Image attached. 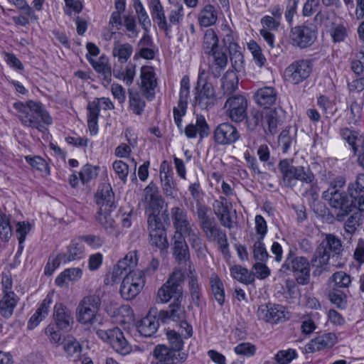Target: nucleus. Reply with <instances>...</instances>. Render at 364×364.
Listing matches in <instances>:
<instances>
[{
	"label": "nucleus",
	"instance_id": "bb28decb",
	"mask_svg": "<svg viewBox=\"0 0 364 364\" xmlns=\"http://www.w3.org/2000/svg\"><path fill=\"white\" fill-rule=\"evenodd\" d=\"M159 326V323L156 316L149 312L138 323L137 329L141 335L150 337L156 332Z\"/></svg>",
	"mask_w": 364,
	"mask_h": 364
},
{
	"label": "nucleus",
	"instance_id": "72a5a7b5",
	"mask_svg": "<svg viewBox=\"0 0 364 364\" xmlns=\"http://www.w3.org/2000/svg\"><path fill=\"white\" fill-rule=\"evenodd\" d=\"M18 303L16 294L3 295L0 300V314L4 318H10Z\"/></svg>",
	"mask_w": 364,
	"mask_h": 364
},
{
	"label": "nucleus",
	"instance_id": "c756f323",
	"mask_svg": "<svg viewBox=\"0 0 364 364\" xmlns=\"http://www.w3.org/2000/svg\"><path fill=\"white\" fill-rule=\"evenodd\" d=\"M289 171L288 178L284 181V183L287 186L292 185V181L294 179L308 183L313 181L314 178L313 173L309 169L305 171L303 166H294Z\"/></svg>",
	"mask_w": 364,
	"mask_h": 364
},
{
	"label": "nucleus",
	"instance_id": "6e6552de",
	"mask_svg": "<svg viewBox=\"0 0 364 364\" xmlns=\"http://www.w3.org/2000/svg\"><path fill=\"white\" fill-rule=\"evenodd\" d=\"M247 107V101L240 95L229 97L224 105L227 116L235 122H240L246 117Z\"/></svg>",
	"mask_w": 364,
	"mask_h": 364
},
{
	"label": "nucleus",
	"instance_id": "0eeeda50",
	"mask_svg": "<svg viewBox=\"0 0 364 364\" xmlns=\"http://www.w3.org/2000/svg\"><path fill=\"white\" fill-rule=\"evenodd\" d=\"M324 198L328 200L331 208L339 210L336 219L339 222H343L344 218L351 211L350 200L347 194L336 189V187H331L324 193Z\"/></svg>",
	"mask_w": 364,
	"mask_h": 364
},
{
	"label": "nucleus",
	"instance_id": "69168bd1",
	"mask_svg": "<svg viewBox=\"0 0 364 364\" xmlns=\"http://www.w3.org/2000/svg\"><path fill=\"white\" fill-rule=\"evenodd\" d=\"M256 347L250 343H242L235 348L237 355L252 356L255 353Z\"/></svg>",
	"mask_w": 364,
	"mask_h": 364
},
{
	"label": "nucleus",
	"instance_id": "cd10ccee",
	"mask_svg": "<svg viewBox=\"0 0 364 364\" xmlns=\"http://www.w3.org/2000/svg\"><path fill=\"white\" fill-rule=\"evenodd\" d=\"M196 126L198 127V129H195L193 123H191L186 127L184 132L188 138H195L198 133L199 134L200 138L206 137L209 134V127L203 116L197 115Z\"/></svg>",
	"mask_w": 364,
	"mask_h": 364
},
{
	"label": "nucleus",
	"instance_id": "37998d69",
	"mask_svg": "<svg viewBox=\"0 0 364 364\" xmlns=\"http://www.w3.org/2000/svg\"><path fill=\"white\" fill-rule=\"evenodd\" d=\"M218 38L215 32L210 28L204 35L203 47L206 53H211L212 51L218 49Z\"/></svg>",
	"mask_w": 364,
	"mask_h": 364
},
{
	"label": "nucleus",
	"instance_id": "7c9ffc66",
	"mask_svg": "<svg viewBox=\"0 0 364 364\" xmlns=\"http://www.w3.org/2000/svg\"><path fill=\"white\" fill-rule=\"evenodd\" d=\"M173 255L178 262L186 261L189 257L188 247L183 235H174L173 237Z\"/></svg>",
	"mask_w": 364,
	"mask_h": 364
},
{
	"label": "nucleus",
	"instance_id": "052dcab7",
	"mask_svg": "<svg viewBox=\"0 0 364 364\" xmlns=\"http://www.w3.org/2000/svg\"><path fill=\"white\" fill-rule=\"evenodd\" d=\"M84 252V246L82 243L73 242L68 248V260L73 261L80 258Z\"/></svg>",
	"mask_w": 364,
	"mask_h": 364
},
{
	"label": "nucleus",
	"instance_id": "6ab92c4d",
	"mask_svg": "<svg viewBox=\"0 0 364 364\" xmlns=\"http://www.w3.org/2000/svg\"><path fill=\"white\" fill-rule=\"evenodd\" d=\"M173 224L176 228L175 235H183L194 228L188 220L186 211L178 208L174 207L171 210Z\"/></svg>",
	"mask_w": 364,
	"mask_h": 364
},
{
	"label": "nucleus",
	"instance_id": "09e8293b",
	"mask_svg": "<svg viewBox=\"0 0 364 364\" xmlns=\"http://www.w3.org/2000/svg\"><path fill=\"white\" fill-rule=\"evenodd\" d=\"M329 282L334 284L337 288H346L350 282V275L343 271L335 272L329 279Z\"/></svg>",
	"mask_w": 364,
	"mask_h": 364
},
{
	"label": "nucleus",
	"instance_id": "864d4df0",
	"mask_svg": "<svg viewBox=\"0 0 364 364\" xmlns=\"http://www.w3.org/2000/svg\"><path fill=\"white\" fill-rule=\"evenodd\" d=\"M11 235L10 220L6 214L0 213V237L3 240L6 241Z\"/></svg>",
	"mask_w": 364,
	"mask_h": 364
},
{
	"label": "nucleus",
	"instance_id": "7ed1b4c3",
	"mask_svg": "<svg viewBox=\"0 0 364 364\" xmlns=\"http://www.w3.org/2000/svg\"><path fill=\"white\" fill-rule=\"evenodd\" d=\"M101 302L97 292L83 297L76 311L77 321L83 324H92L97 319Z\"/></svg>",
	"mask_w": 364,
	"mask_h": 364
},
{
	"label": "nucleus",
	"instance_id": "9d476101",
	"mask_svg": "<svg viewBox=\"0 0 364 364\" xmlns=\"http://www.w3.org/2000/svg\"><path fill=\"white\" fill-rule=\"evenodd\" d=\"M257 316L268 323L283 322L289 318V313L285 307L277 304L262 305L258 308Z\"/></svg>",
	"mask_w": 364,
	"mask_h": 364
},
{
	"label": "nucleus",
	"instance_id": "423d86ee",
	"mask_svg": "<svg viewBox=\"0 0 364 364\" xmlns=\"http://www.w3.org/2000/svg\"><path fill=\"white\" fill-rule=\"evenodd\" d=\"M145 284V276L142 270L130 271L123 278L120 286L121 296L126 300L135 298Z\"/></svg>",
	"mask_w": 364,
	"mask_h": 364
},
{
	"label": "nucleus",
	"instance_id": "4be33fe9",
	"mask_svg": "<svg viewBox=\"0 0 364 364\" xmlns=\"http://www.w3.org/2000/svg\"><path fill=\"white\" fill-rule=\"evenodd\" d=\"M109 343L116 352L122 355L129 354L132 350L131 344L119 328L112 329Z\"/></svg>",
	"mask_w": 364,
	"mask_h": 364
},
{
	"label": "nucleus",
	"instance_id": "5701e85b",
	"mask_svg": "<svg viewBox=\"0 0 364 364\" xmlns=\"http://www.w3.org/2000/svg\"><path fill=\"white\" fill-rule=\"evenodd\" d=\"M156 79L151 68L143 67L141 69V88L147 99H151L154 95V88L156 86Z\"/></svg>",
	"mask_w": 364,
	"mask_h": 364
},
{
	"label": "nucleus",
	"instance_id": "c9c22d12",
	"mask_svg": "<svg viewBox=\"0 0 364 364\" xmlns=\"http://www.w3.org/2000/svg\"><path fill=\"white\" fill-rule=\"evenodd\" d=\"M133 51L132 46L127 43H122L119 41L116 40L114 43L112 55L117 58L120 63H126L130 58Z\"/></svg>",
	"mask_w": 364,
	"mask_h": 364
},
{
	"label": "nucleus",
	"instance_id": "393cba45",
	"mask_svg": "<svg viewBox=\"0 0 364 364\" xmlns=\"http://www.w3.org/2000/svg\"><path fill=\"white\" fill-rule=\"evenodd\" d=\"M150 9L153 20L157 23L159 29L166 35L169 33V24L165 15V11L160 0H150Z\"/></svg>",
	"mask_w": 364,
	"mask_h": 364
},
{
	"label": "nucleus",
	"instance_id": "ea45409f",
	"mask_svg": "<svg viewBox=\"0 0 364 364\" xmlns=\"http://www.w3.org/2000/svg\"><path fill=\"white\" fill-rule=\"evenodd\" d=\"M124 261H119L118 263L114 267L112 272L107 274L105 279V284L107 285H113L118 282L122 277L129 272L124 269Z\"/></svg>",
	"mask_w": 364,
	"mask_h": 364
},
{
	"label": "nucleus",
	"instance_id": "e2e57ef3",
	"mask_svg": "<svg viewBox=\"0 0 364 364\" xmlns=\"http://www.w3.org/2000/svg\"><path fill=\"white\" fill-rule=\"evenodd\" d=\"M129 33L128 34L129 38H135L138 36V31L136 30V21L132 16H125L124 17V21L122 23Z\"/></svg>",
	"mask_w": 364,
	"mask_h": 364
},
{
	"label": "nucleus",
	"instance_id": "a19ab883",
	"mask_svg": "<svg viewBox=\"0 0 364 364\" xmlns=\"http://www.w3.org/2000/svg\"><path fill=\"white\" fill-rule=\"evenodd\" d=\"M150 243L161 250H166L168 247V242L166 238L165 230H152L149 232Z\"/></svg>",
	"mask_w": 364,
	"mask_h": 364
},
{
	"label": "nucleus",
	"instance_id": "f8f14e48",
	"mask_svg": "<svg viewBox=\"0 0 364 364\" xmlns=\"http://www.w3.org/2000/svg\"><path fill=\"white\" fill-rule=\"evenodd\" d=\"M142 201L146 211L161 210L164 203V200L160 195L157 186L153 182L149 183L144 189Z\"/></svg>",
	"mask_w": 364,
	"mask_h": 364
},
{
	"label": "nucleus",
	"instance_id": "58836bf2",
	"mask_svg": "<svg viewBox=\"0 0 364 364\" xmlns=\"http://www.w3.org/2000/svg\"><path fill=\"white\" fill-rule=\"evenodd\" d=\"M51 300L46 297L42 302L41 306L37 309L36 312L31 316L28 322V328L32 329L38 326V324L48 315V309Z\"/></svg>",
	"mask_w": 364,
	"mask_h": 364
},
{
	"label": "nucleus",
	"instance_id": "f257e3e1",
	"mask_svg": "<svg viewBox=\"0 0 364 364\" xmlns=\"http://www.w3.org/2000/svg\"><path fill=\"white\" fill-rule=\"evenodd\" d=\"M14 107L18 112V117L22 123L27 127L44 132L46 129L45 124H50L52 122L50 117L41 105L33 101H29L26 105L16 102Z\"/></svg>",
	"mask_w": 364,
	"mask_h": 364
},
{
	"label": "nucleus",
	"instance_id": "aec40b11",
	"mask_svg": "<svg viewBox=\"0 0 364 364\" xmlns=\"http://www.w3.org/2000/svg\"><path fill=\"white\" fill-rule=\"evenodd\" d=\"M53 318L57 326L63 330H68L74 323L70 310L62 304L55 305Z\"/></svg>",
	"mask_w": 364,
	"mask_h": 364
},
{
	"label": "nucleus",
	"instance_id": "ddd939ff",
	"mask_svg": "<svg viewBox=\"0 0 364 364\" xmlns=\"http://www.w3.org/2000/svg\"><path fill=\"white\" fill-rule=\"evenodd\" d=\"M153 360L151 364H181L182 358L180 354L174 350H171L166 345H157L152 352Z\"/></svg>",
	"mask_w": 364,
	"mask_h": 364
},
{
	"label": "nucleus",
	"instance_id": "c85d7f7f",
	"mask_svg": "<svg viewBox=\"0 0 364 364\" xmlns=\"http://www.w3.org/2000/svg\"><path fill=\"white\" fill-rule=\"evenodd\" d=\"M255 100L260 106L268 107L275 103L277 93L272 87H264L259 89L255 95Z\"/></svg>",
	"mask_w": 364,
	"mask_h": 364
},
{
	"label": "nucleus",
	"instance_id": "f03ea898",
	"mask_svg": "<svg viewBox=\"0 0 364 364\" xmlns=\"http://www.w3.org/2000/svg\"><path fill=\"white\" fill-rule=\"evenodd\" d=\"M184 278V274L181 269H175L158 290L157 299L161 303H167L171 298H175L178 301L183 294L181 284Z\"/></svg>",
	"mask_w": 364,
	"mask_h": 364
},
{
	"label": "nucleus",
	"instance_id": "338daca9",
	"mask_svg": "<svg viewBox=\"0 0 364 364\" xmlns=\"http://www.w3.org/2000/svg\"><path fill=\"white\" fill-rule=\"evenodd\" d=\"M113 168L115 173L118 175L119 178L124 182L127 180V176L129 173L128 165L122 161H116L113 163Z\"/></svg>",
	"mask_w": 364,
	"mask_h": 364
},
{
	"label": "nucleus",
	"instance_id": "f704fd0d",
	"mask_svg": "<svg viewBox=\"0 0 364 364\" xmlns=\"http://www.w3.org/2000/svg\"><path fill=\"white\" fill-rule=\"evenodd\" d=\"M185 311L183 308L178 303L172 304L169 306V309L161 311L159 318L165 322L167 319H171L173 321H182L184 318Z\"/></svg>",
	"mask_w": 364,
	"mask_h": 364
},
{
	"label": "nucleus",
	"instance_id": "79ce46f5",
	"mask_svg": "<svg viewBox=\"0 0 364 364\" xmlns=\"http://www.w3.org/2000/svg\"><path fill=\"white\" fill-rule=\"evenodd\" d=\"M161 210H156V211H146L148 213V230L149 232L152 230H165L164 224L161 221L163 214L161 213Z\"/></svg>",
	"mask_w": 364,
	"mask_h": 364
},
{
	"label": "nucleus",
	"instance_id": "a18cd8bd",
	"mask_svg": "<svg viewBox=\"0 0 364 364\" xmlns=\"http://www.w3.org/2000/svg\"><path fill=\"white\" fill-rule=\"evenodd\" d=\"M161 186L164 193L171 198H174L175 183L172 177L166 171L161 168L160 171Z\"/></svg>",
	"mask_w": 364,
	"mask_h": 364
},
{
	"label": "nucleus",
	"instance_id": "4468645a",
	"mask_svg": "<svg viewBox=\"0 0 364 364\" xmlns=\"http://www.w3.org/2000/svg\"><path fill=\"white\" fill-rule=\"evenodd\" d=\"M215 102L216 95L213 85L205 82L203 87L196 92L193 105L201 109H208L213 107Z\"/></svg>",
	"mask_w": 364,
	"mask_h": 364
},
{
	"label": "nucleus",
	"instance_id": "4d7b16f0",
	"mask_svg": "<svg viewBox=\"0 0 364 364\" xmlns=\"http://www.w3.org/2000/svg\"><path fill=\"white\" fill-rule=\"evenodd\" d=\"M92 64L95 70L102 75L103 80L107 84L109 83L112 77L111 68L101 61H93L92 62Z\"/></svg>",
	"mask_w": 364,
	"mask_h": 364
},
{
	"label": "nucleus",
	"instance_id": "49530a36",
	"mask_svg": "<svg viewBox=\"0 0 364 364\" xmlns=\"http://www.w3.org/2000/svg\"><path fill=\"white\" fill-rule=\"evenodd\" d=\"M134 7L137 14L139 23L143 29L147 32L148 27L151 25L149 17L139 0H134Z\"/></svg>",
	"mask_w": 364,
	"mask_h": 364
},
{
	"label": "nucleus",
	"instance_id": "680f3d73",
	"mask_svg": "<svg viewBox=\"0 0 364 364\" xmlns=\"http://www.w3.org/2000/svg\"><path fill=\"white\" fill-rule=\"evenodd\" d=\"M213 57L214 66L220 70L224 69L228 64V56L224 51L216 49L211 52Z\"/></svg>",
	"mask_w": 364,
	"mask_h": 364
},
{
	"label": "nucleus",
	"instance_id": "412c9836",
	"mask_svg": "<svg viewBox=\"0 0 364 364\" xmlns=\"http://www.w3.org/2000/svg\"><path fill=\"white\" fill-rule=\"evenodd\" d=\"M337 343V336L333 333H328L316 337L306 345V351L313 353L331 348Z\"/></svg>",
	"mask_w": 364,
	"mask_h": 364
},
{
	"label": "nucleus",
	"instance_id": "2f4dec72",
	"mask_svg": "<svg viewBox=\"0 0 364 364\" xmlns=\"http://www.w3.org/2000/svg\"><path fill=\"white\" fill-rule=\"evenodd\" d=\"M112 210L97 212L96 219L107 232L117 235L118 233L117 223L112 215Z\"/></svg>",
	"mask_w": 364,
	"mask_h": 364
},
{
	"label": "nucleus",
	"instance_id": "8fccbe9b",
	"mask_svg": "<svg viewBox=\"0 0 364 364\" xmlns=\"http://www.w3.org/2000/svg\"><path fill=\"white\" fill-rule=\"evenodd\" d=\"M63 348L70 356L79 357L81 352L80 343L73 338L68 337L63 341Z\"/></svg>",
	"mask_w": 364,
	"mask_h": 364
},
{
	"label": "nucleus",
	"instance_id": "c03bdc74",
	"mask_svg": "<svg viewBox=\"0 0 364 364\" xmlns=\"http://www.w3.org/2000/svg\"><path fill=\"white\" fill-rule=\"evenodd\" d=\"M230 274L234 279L243 283H251L254 280V276L247 269L240 265L232 267Z\"/></svg>",
	"mask_w": 364,
	"mask_h": 364
},
{
	"label": "nucleus",
	"instance_id": "6e6d98bb",
	"mask_svg": "<svg viewBox=\"0 0 364 364\" xmlns=\"http://www.w3.org/2000/svg\"><path fill=\"white\" fill-rule=\"evenodd\" d=\"M349 195L351 198V207H354L360 212H364V191H350Z\"/></svg>",
	"mask_w": 364,
	"mask_h": 364
},
{
	"label": "nucleus",
	"instance_id": "a878e982",
	"mask_svg": "<svg viewBox=\"0 0 364 364\" xmlns=\"http://www.w3.org/2000/svg\"><path fill=\"white\" fill-rule=\"evenodd\" d=\"M183 237L187 238L191 247L195 250L198 257L204 259L207 254V249L200 237V232L194 227L191 230L183 234Z\"/></svg>",
	"mask_w": 364,
	"mask_h": 364
},
{
	"label": "nucleus",
	"instance_id": "a211bd4d",
	"mask_svg": "<svg viewBox=\"0 0 364 364\" xmlns=\"http://www.w3.org/2000/svg\"><path fill=\"white\" fill-rule=\"evenodd\" d=\"M215 141L222 144L235 142L239 138L236 128L229 123H223L214 132Z\"/></svg>",
	"mask_w": 364,
	"mask_h": 364
},
{
	"label": "nucleus",
	"instance_id": "13d9d810",
	"mask_svg": "<svg viewBox=\"0 0 364 364\" xmlns=\"http://www.w3.org/2000/svg\"><path fill=\"white\" fill-rule=\"evenodd\" d=\"M265 119L268 124L269 132L272 134L277 132V124L279 123V118L277 111L276 109H269L265 114Z\"/></svg>",
	"mask_w": 364,
	"mask_h": 364
},
{
	"label": "nucleus",
	"instance_id": "2eb2a0df",
	"mask_svg": "<svg viewBox=\"0 0 364 364\" xmlns=\"http://www.w3.org/2000/svg\"><path fill=\"white\" fill-rule=\"evenodd\" d=\"M98 211L112 210L114 206V195L109 184L100 186L95 196Z\"/></svg>",
	"mask_w": 364,
	"mask_h": 364
},
{
	"label": "nucleus",
	"instance_id": "3c124183",
	"mask_svg": "<svg viewBox=\"0 0 364 364\" xmlns=\"http://www.w3.org/2000/svg\"><path fill=\"white\" fill-rule=\"evenodd\" d=\"M264 239L258 238L253 245L254 258L259 262H264L268 258V253L263 242Z\"/></svg>",
	"mask_w": 364,
	"mask_h": 364
},
{
	"label": "nucleus",
	"instance_id": "39448f33",
	"mask_svg": "<svg viewBox=\"0 0 364 364\" xmlns=\"http://www.w3.org/2000/svg\"><path fill=\"white\" fill-rule=\"evenodd\" d=\"M279 271L283 274L292 271L299 284L304 285L309 282L310 264L306 257L289 255L286 259Z\"/></svg>",
	"mask_w": 364,
	"mask_h": 364
},
{
	"label": "nucleus",
	"instance_id": "4c0bfd02",
	"mask_svg": "<svg viewBox=\"0 0 364 364\" xmlns=\"http://www.w3.org/2000/svg\"><path fill=\"white\" fill-rule=\"evenodd\" d=\"M210 286L215 299L222 305L225 301V291L223 283L218 274L213 273L210 275Z\"/></svg>",
	"mask_w": 364,
	"mask_h": 364
},
{
	"label": "nucleus",
	"instance_id": "b1692460",
	"mask_svg": "<svg viewBox=\"0 0 364 364\" xmlns=\"http://www.w3.org/2000/svg\"><path fill=\"white\" fill-rule=\"evenodd\" d=\"M213 210L220 224L228 229L232 227V220L230 215V208L225 198L220 197L213 203Z\"/></svg>",
	"mask_w": 364,
	"mask_h": 364
},
{
	"label": "nucleus",
	"instance_id": "f3484780",
	"mask_svg": "<svg viewBox=\"0 0 364 364\" xmlns=\"http://www.w3.org/2000/svg\"><path fill=\"white\" fill-rule=\"evenodd\" d=\"M208 240L210 241L217 240L223 252L227 250V236L219 228H218L214 220L200 226Z\"/></svg>",
	"mask_w": 364,
	"mask_h": 364
},
{
	"label": "nucleus",
	"instance_id": "774afa93",
	"mask_svg": "<svg viewBox=\"0 0 364 364\" xmlns=\"http://www.w3.org/2000/svg\"><path fill=\"white\" fill-rule=\"evenodd\" d=\"M360 215L358 213H355L350 215L347 221L345 223L344 228L346 232L349 235L354 233L359 225Z\"/></svg>",
	"mask_w": 364,
	"mask_h": 364
},
{
	"label": "nucleus",
	"instance_id": "de8ad7c7",
	"mask_svg": "<svg viewBox=\"0 0 364 364\" xmlns=\"http://www.w3.org/2000/svg\"><path fill=\"white\" fill-rule=\"evenodd\" d=\"M167 339L170 343L171 350H174L176 353H178L183 346V336L179 332L174 330H169L166 333Z\"/></svg>",
	"mask_w": 364,
	"mask_h": 364
},
{
	"label": "nucleus",
	"instance_id": "20e7f679",
	"mask_svg": "<svg viewBox=\"0 0 364 364\" xmlns=\"http://www.w3.org/2000/svg\"><path fill=\"white\" fill-rule=\"evenodd\" d=\"M343 251L341 240L332 234L326 235L324 240L317 247L311 262L318 267H323L328 264L331 252L338 255Z\"/></svg>",
	"mask_w": 364,
	"mask_h": 364
},
{
	"label": "nucleus",
	"instance_id": "473e14b6",
	"mask_svg": "<svg viewBox=\"0 0 364 364\" xmlns=\"http://www.w3.org/2000/svg\"><path fill=\"white\" fill-rule=\"evenodd\" d=\"M238 87V77L232 70H228L221 79V90L223 95H231Z\"/></svg>",
	"mask_w": 364,
	"mask_h": 364
},
{
	"label": "nucleus",
	"instance_id": "bf43d9fd",
	"mask_svg": "<svg viewBox=\"0 0 364 364\" xmlns=\"http://www.w3.org/2000/svg\"><path fill=\"white\" fill-rule=\"evenodd\" d=\"M296 357V351L289 348L279 351L275 355V360L279 364H288Z\"/></svg>",
	"mask_w": 364,
	"mask_h": 364
},
{
	"label": "nucleus",
	"instance_id": "0e129e2a",
	"mask_svg": "<svg viewBox=\"0 0 364 364\" xmlns=\"http://www.w3.org/2000/svg\"><path fill=\"white\" fill-rule=\"evenodd\" d=\"M263 118L262 114L256 109L250 112V115L247 117V124L250 129H255L262 122Z\"/></svg>",
	"mask_w": 364,
	"mask_h": 364
},
{
	"label": "nucleus",
	"instance_id": "e433bc0d",
	"mask_svg": "<svg viewBox=\"0 0 364 364\" xmlns=\"http://www.w3.org/2000/svg\"><path fill=\"white\" fill-rule=\"evenodd\" d=\"M218 19L215 9L211 5H206L198 15V21L201 26L208 27L215 24Z\"/></svg>",
	"mask_w": 364,
	"mask_h": 364
},
{
	"label": "nucleus",
	"instance_id": "603ef678",
	"mask_svg": "<svg viewBox=\"0 0 364 364\" xmlns=\"http://www.w3.org/2000/svg\"><path fill=\"white\" fill-rule=\"evenodd\" d=\"M183 6L181 4H177L168 15V24H169V31L172 26L178 25L182 20L183 14Z\"/></svg>",
	"mask_w": 364,
	"mask_h": 364
},
{
	"label": "nucleus",
	"instance_id": "dca6fc26",
	"mask_svg": "<svg viewBox=\"0 0 364 364\" xmlns=\"http://www.w3.org/2000/svg\"><path fill=\"white\" fill-rule=\"evenodd\" d=\"M189 95V79L183 77L181 82V90L178 106L173 109L174 121L178 128L181 127L182 117L186 113L187 100Z\"/></svg>",
	"mask_w": 364,
	"mask_h": 364
},
{
	"label": "nucleus",
	"instance_id": "1a4fd4ad",
	"mask_svg": "<svg viewBox=\"0 0 364 364\" xmlns=\"http://www.w3.org/2000/svg\"><path fill=\"white\" fill-rule=\"evenodd\" d=\"M311 72L310 62L297 60L289 65L284 70V78L287 82L296 85L306 80Z\"/></svg>",
	"mask_w": 364,
	"mask_h": 364
},
{
	"label": "nucleus",
	"instance_id": "9b49d317",
	"mask_svg": "<svg viewBox=\"0 0 364 364\" xmlns=\"http://www.w3.org/2000/svg\"><path fill=\"white\" fill-rule=\"evenodd\" d=\"M316 38V32L305 26H295L291 29L289 33L291 43L301 48L310 46Z\"/></svg>",
	"mask_w": 364,
	"mask_h": 364
},
{
	"label": "nucleus",
	"instance_id": "5fc2aeb1",
	"mask_svg": "<svg viewBox=\"0 0 364 364\" xmlns=\"http://www.w3.org/2000/svg\"><path fill=\"white\" fill-rule=\"evenodd\" d=\"M129 104L131 109L136 114H140L145 106L144 101L137 92H129Z\"/></svg>",
	"mask_w": 364,
	"mask_h": 364
}]
</instances>
